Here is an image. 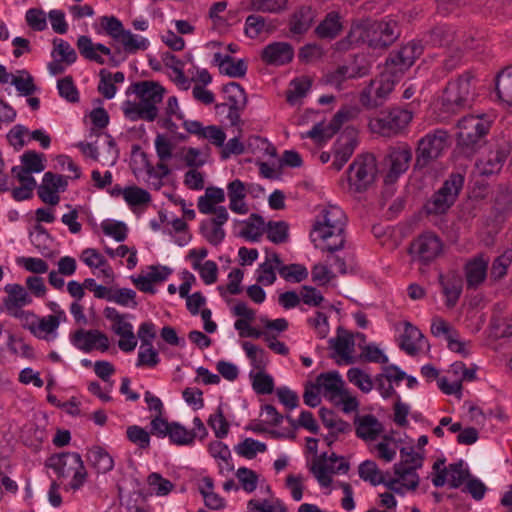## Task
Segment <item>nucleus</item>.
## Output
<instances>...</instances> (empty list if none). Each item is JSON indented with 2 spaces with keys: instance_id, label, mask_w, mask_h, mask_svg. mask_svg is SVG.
I'll return each mask as SVG.
<instances>
[{
  "instance_id": "f257e3e1",
  "label": "nucleus",
  "mask_w": 512,
  "mask_h": 512,
  "mask_svg": "<svg viewBox=\"0 0 512 512\" xmlns=\"http://www.w3.org/2000/svg\"><path fill=\"white\" fill-rule=\"evenodd\" d=\"M400 36L396 20L387 17L381 21L370 18L354 20L347 36L335 44L339 52L347 51L354 45L366 43L373 49H385Z\"/></svg>"
},
{
  "instance_id": "f03ea898",
  "label": "nucleus",
  "mask_w": 512,
  "mask_h": 512,
  "mask_svg": "<svg viewBox=\"0 0 512 512\" xmlns=\"http://www.w3.org/2000/svg\"><path fill=\"white\" fill-rule=\"evenodd\" d=\"M346 222V215L340 207L336 205L325 207L316 217L310 232L314 246L330 253L341 250L345 244Z\"/></svg>"
},
{
  "instance_id": "7ed1b4c3",
  "label": "nucleus",
  "mask_w": 512,
  "mask_h": 512,
  "mask_svg": "<svg viewBox=\"0 0 512 512\" xmlns=\"http://www.w3.org/2000/svg\"><path fill=\"white\" fill-rule=\"evenodd\" d=\"M492 120L486 114L467 115L458 121L457 146L460 153L469 157L481 148L491 128Z\"/></svg>"
},
{
  "instance_id": "20e7f679",
  "label": "nucleus",
  "mask_w": 512,
  "mask_h": 512,
  "mask_svg": "<svg viewBox=\"0 0 512 512\" xmlns=\"http://www.w3.org/2000/svg\"><path fill=\"white\" fill-rule=\"evenodd\" d=\"M473 80L474 75L467 71L456 80L450 81L441 97V109L454 114L469 107L475 96Z\"/></svg>"
},
{
  "instance_id": "39448f33",
  "label": "nucleus",
  "mask_w": 512,
  "mask_h": 512,
  "mask_svg": "<svg viewBox=\"0 0 512 512\" xmlns=\"http://www.w3.org/2000/svg\"><path fill=\"white\" fill-rule=\"evenodd\" d=\"M46 467L51 468L58 477L73 474L69 488L73 491L81 489L87 480V471L81 455L77 452H62L51 455L46 460Z\"/></svg>"
},
{
  "instance_id": "423d86ee",
  "label": "nucleus",
  "mask_w": 512,
  "mask_h": 512,
  "mask_svg": "<svg viewBox=\"0 0 512 512\" xmlns=\"http://www.w3.org/2000/svg\"><path fill=\"white\" fill-rule=\"evenodd\" d=\"M377 175L376 158L370 154L357 155L347 170L350 189L356 193L366 191Z\"/></svg>"
},
{
  "instance_id": "0eeeda50",
  "label": "nucleus",
  "mask_w": 512,
  "mask_h": 512,
  "mask_svg": "<svg viewBox=\"0 0 512 512\" xmlns=\"http://www.w3.org/2000/svg\"><path fill=\"white\" fill-rule=\"evenodd\" d=\"M447 131L435 129L423 136L417 144L414 168L423 169L438 159L448 147Z\"/></svg>"
},
{
  "instance_id": "6e6552de",
  "label": "nucleus",
  "mask_w": 512,
  "mask_h": 512,
  "mask_svg": "<svg viewBox=\"0 0 512 512\" xmlns=\"http://www.w3.org/2000/svg\"><path fill=\"white\" fill-rule=\"evenodd\" d=\"M401 76L396 74L388 67L374 80H371L360 95V102L366 108H376L381 106L393 91L395 83Z\"/></svg>"
},
{
  "instance_id": "1a4fd4ad",
  "label": "nucleus",
  "mask_w": 512,
  "mask_h": 512,
  "mask_svg": "<svg viewBox=\"0 0 512 512\" xmlns=\"http://www.w3.org/2000/svg\"><path fill=\"white\" fill-rule=\"evenodd\" d=\"M463 185L464 176L460 173H451L426 204L427 213L435 215L445 213L455 203Z\"/></svg>"
},
{
  "instance_id": "9d476101",
  "label": "nucleus",
  "mask_w": 512,
  "mask_h": 512,
  "mask_svg": "<svg viewBox=\"0 0 512 512\" xmlns=\"http://www.w3.org/2000/svg\"><path fill=\"white\" fill-rule=\"evenodd\" d=\"M412 120V113L399 107L383 111L380 115L371 120L370 126L373 131L382 136H393L401 132Z\"/></svg>"
},
{
  "instance_id": "9b49d317",
  "label": "nucleus",
  "mask_w": 512,
  "mask_h": 512,
  "mask_svg": "<svg viewBox=\"0 0 512 512\" xmlns=\"http://www.w3.org/2000/svg\"><path fill=\"white\" fill-rule=\"evenodd\" d=\"M400 461L395 463L393 470L396 476L403 480V486L408 490H415L419 485V476L416 470L422 467L423 457L414 452L413 448L400 449Z\"/></svg>"
},
{
  "instance_id": "f8f14e48",
  "label": "nucleus",
  "mask_w": 512,
  "mask_h": 512,
  "mask_svg": "<svg viewBox=\"0 0 512 512\" xmlns=\"http://www.w3.org/2000/svg\"><path fill=\"white\" fill-rule=\"evenodd\" d=\"M77 48L80 54L87 60L96 62L97 64L103 65L106 63L105 59L101 54L109 56V64L113 67H117L121 62L125 60L124 56H121V50L119 47L114 52L104 44H94L90 37L82 35L77 40Z\"/></svg>"
},
{
  "instance_id": "ddd939ff",
  "label": "nucleus",
  "mask_w": 512,
  "mask_h": 512,
  "mask_svg": "<svg viewBox=\"0 0 512 512\" xmlns=\"http://www.w3.org/2000/svg\"><path fill=\"white\" fill-rule=\"evenodd\" d=\"M348 470L349 464L343 461V458L338 457L335 453L328 456L326 452L322 453L310 468V471L322 487H329L331 485L332 474H345Z\"/></svg>"
},
{
  "instance_id": "4468645a",
  "label": "nucleus",
  "mask_w": 512,
  "mask_h": 512,
  "mask_svg": "<svg viewBox=\"0 0 512 512\" xmlns=\"http://www.w3.org/2000/svg\"><path fill=\"white\" fill-rule=\"evenodd\" d=\"M442 240L433 232H424L410 245V253L422 264H430L442 252Z\"/></svg>"
},
{
  "instance_id": "2eb2a0df",
  "label": "nucleus",
  "mask_w": 512,
  "mask_h": 512,
  "mask_svg": "<svg viewBox=\"0 0 512 512\" xmlns=\"http://www.w3.org/2000/svg\"><path fill=\"white\" fill-rule=\"evenodd\" d=\"M424 44L422 40L411 41L402 46L398 51L390 53L386 59V67L399 76L409 69L417 58L423 53Z\"/></svg>"
},
{
  "instance_id": "dca6fc26",
  "label": "nucleus",
  "mask_w": 512,
  "mask_h": 512,
  "mask_svg": "<svg viewBox=\"0 0 512 512\" xmlns=\"http://www.w3.org/2000/svg\"><path fill=\"white\" fill-rule=\"evenodd\" d=\"M134 93L139 99V103L144 108L152 107L154 109V117H158L157 105L162 102L165 88L156 81L144 80L132 83L127 90V94Z\"/></svg>"
},
{
  "instance_id": "f3484780",
  "label": "nucleus",
  "mask_w": 512,
  "mask_h": 512,
  "mask_svg": "<svg viewBox=\"0 0 512 512\" xmlns=\"http://www.w3.org/2000/svg\"><path fill=\"white\" fill-rule=\"evenodd\" d=\"M411 160L412 150L408 145L404 144L391 148L384 159L385 164L388 166L384 182L386 184L396 182L408 170Z\"/></svg>"
},
{
  "instance_id": "a211bd4d",
  "label": "nucleus",
  "mask_w": 512,
  "mask_h": 512,
  "mask_svg": "<svg viewBox=\"0 0 512 512\" xmlns=\"http://www.w3.org/2000/svg\"><path fill=\"white\" fill-rule=\"evenodd\" d=\"M70 341L74 347L86 353L94 349L106 352L110 346L108 336L97 329L80 328L70 334Z\"/></svg>"
},
{
  "instance_id": "6ab92c4d",
  "label": "nucleus",
  "mask_w": 512,
  "mask_h": 512,
  "mask_svg": "<svg viewBox=\"0 0 512 512\" xmlns=\"http://www.w3.org/2000/svg\"><path fill=\"white\" fill-rule=\"evenodd\" d=\"M66 176L46 172L38 187V197L46 204L55 206L59 203V191H65L68 182Z\"/></svg>"
},
{
  "instance_id": "aec40b11",
  "label": "nucleus",
  "mask_w": 512,
  "mask_h": 512,
  "mask_svg": "<svg viewBox=\"0 0 512 512\" xmlns=\"http://www.w3.org/2000/svg\"><path fill=\"white\" fill-rule=\"evenodd\" d=\"M316 10L310 5H300L290 14L288 29L292 38L301 37L312 27Z\"/></svg>"
},
{
  "instance_id": "412c9836",
  "label": "nucleus",
  "mask_w": 512,
  "mask_h": 512,
  "mask_svg": "<svg viewBox=\"0 0 512 512\" xmlns=\"http://www.w3.org/2000/svg\"><path fill=\"white\" fill-rule=\"evenodd\" d=\"M294 57V48L288 42H272L261 51V60L270 66H283Z\"/></svg>"
},
{
  "instance_id": "4be33fe9",
  "label": "nucleus",
  "mask_w": 512,
  "mask_h": 512,
  "mask_svg": "<svg viewBox=\"0 0 512 512\" xmlns=\"http://www.w3.org/2000/svg\"><path fill=\"white\" fill-rule=\"evenodd\" d=\"M356 145V130L347 128L335 144L332 167L336 171L341 170L347 163L352 156Z\"/></svg>"
},
{
  "instance_id": "5701e85b",
  "label": "nucleus",
  "mask_w": 512,
  "mask_h": 512,
  "mask_svg": "<svg viewBox=\"0 0 512 512\" xmlns=\"http://www.w3.org/2000/svg\"><path fill=\"white\" fill-rule=\"evenodd\" d=\"M352 114L353 112L350 109L343 108L334 115L329 124H315L312 129L307 132V136L315 140L329 139L352 117Z\"/></svg>"
},
{
  "instance_id": "b1692460",
  "label": "nucleus",
  "mask_w": 512,
  "mask_h": 512,
  "mask_svg": "<svg viewBox=\"0 0 512 512\" xmlns=\"http://www.w3.org/2000/svg\"><path fill=\"white\" fill-rule=\"evenodd\" d=\"M352 114L353 112L350 109L343 108L334 115L329 124H315L312 129L307 132V136L315 140L329 139L352 117Z\"/></svg>"
},
{
  "instance_id": "393cba45",
  "label": "nucleus",
  "mask_w": 512,
  "mask_h": 512,
  "mask_svg": "<svg viewBox=\"0 0 512 512\" xmlns=\"http://www.w3.org/2000/svg\"><path fill=\"white\" fill-rule=\"evenodd\" d=\"M352 114L353 112L350 109L343 108L334 115L329 124H315L312 129L307 132V136L315 140L329 139L352 117Z\"/></svg>"
},
{
  "instance_id": "a878e982",
  "label": "nucleus",
  "mask_w": 512,
  "mask_h": 512,
  "mask_svg": "<svg viewBox=\"0 0 512 512\" xmlns=\"http://www.w3.org/2000/svg\"><path fill=\"white\" fill-rule=\"evenodd\" d=\"M235 316L241 317L234 323V327L239 331L241 337L260 338L265 337V332H262L254 327H251L249 322L255 318V311L247 306L245 302H238L232 309Z\"/></svg>"
},
{
  "instance_id": "bb28decb",
  "label": "nucleus",
  "mask_w": 512,
  "mask_h": 512,
  "mask_svg": "<svg viewBox=\"0 0 512 512\" xmlns=\"http://www.w3.org/2000/svg\"><path fill=\"white\" fill-rule=\"evenodd\" d=\"M488 263L483 255H477L465 264L464 272L467 289L475 290L485 281Z\"/></svg>"
},
{
  "instance_id": "cd10ccee",
  "label": "nucleus",
  "mask_w": 512,
  "mask_h": 512,
  "mask_svg": "<svg viewBox=\"0 0 512 512\" xmlns=\"http://www.w3.org/2000/svg\"><path fill=\"white\" fill-rule=\"evenodd\" d=\"M354 424L357 437L364 441L377 439L384 430L382 423L372 414L357 416Z\"/></svg>"
},
{
  "instance_id": "c85d7f7f",
  "label": "nucleus",
  "mask_w": 512,
  "mask_h": 512,
  "mask_svg": "<svg viewBox=\"0 0 512 512\" xmlns=\"http://www.w3.org/2000/svg\"><path fill=\"white\" fill-rule=\"evenodd\" d=\"M439 284L441 285V288H442V293L444 294L446 300H445V304L448 308H453L460 296H461V293H462V289H463V281H462V278L455 274V273H451V274H447V275H443V274H440L439 275Z\"/></svg>"
},
{
  "instance_id": "c756f323",
  "label": "nucleus",
  "mask_w": 512,
  "mask_h": 512,
  "mask_svg": "<svg viewBox=\"0 0 512 512\" xmlns=\"http://www.w3.org/2000/svg\"><path fill=\"white\" fill-rule=\"evenodd\" d=\"M343 30V23L338 12L327 13L322 21L316 26L314 32L319 39L333 40Z\"/></svg>"
},
{
  "instance_id": "7c9ffc66",
  "label": "nucleus",
  "mask_w": 512,
  "mask_h": 512,
  "mask_svg": "<svg viewBox=\"0 0 512 512\" xmlns=\"http://www.w3.org/2000/svg\"><path fill=\"white\" fill-rule=\"evenodd\" d=\"M214 62L218 65L221 74L233 78H242L246 75L247 65L242 59L235 60L230 55L217 52L214 54Z\"/></svg>"
},
{
  "instance_id": "2f4dec72",
  "label": "nucleus",
  "mask_w": 512,
  "mask_h": 512,
  "mask_svg": "<svg viewBox=\"0 0 512 512\" xmlns=\"http://www.w3.org/2000/svg\"><path fill=\"white\" fill-rule=\"evenodd\" d=\"M227 194L230 200L229 208L237 214H247L249 208L245 203L244 199L246 198V188L244 183L235 179L231 181L227 186Z\"/></svg>"
},
{
  "instance_id": "473e14b6",
  "label": "nucleus",
  "mask_w": 512,
  "mask_h": 512,
  "mask_svg": "<svg viewBox=\"0 0 512 512\" xmlns=\"http://www.w3.org/2000/svg\"><path fill=\"white\" fill-rule=\"evenodd\" d=\"M330 348H332L335 353L341 358V360H337V364L341 365L342 363L349 365L355 362V358L351 355L354 351V340L352 335H338L335 338H331L329 340Z\"/></svg>"
},
{
  "instance_id": "72a5a7b5",
  "label": "nucleus",
  "mask_w": 512,
  "mask_h": 512,
  "mask_svg": "<svg viewBox=\"0 0 512 512\" xmlns=\"http://www.w3.org/2000/svg\"><path fill=\"white\" fill-rule=\"evenodd\" d=\"M506 161V153L503 150L491 151L486 157L478 160L475 164L480 175L491 176L500 172Z\"/></svg>"
},
{
  "instance_id": "f704fd0d",
  "label": "nucleus",
  "mask_w": 512,
  "mask_h": 512,
  "mask_svg": "<svg viewBox=\"0 0 512 512\" xmlns=\"http://www.w3.org/2000/svg\"><path fill=\"white\" fill-rule=\"evenodd\" d=\"M316 384L319 389H323L324 395L333 400L335 397L342 395L344 382L337 371L321 373Z\"/></svg>"
},
{
  "instance_id": "c9c22d12",
  "label": "nucleus",
  "mask_w": 512,
  "mask_h": 512,
  "mask_svg": "<svg viewBox=\"0 0 512 512\" xmlns=\"http://www.w3.org/2000/svg\"><path fill=\"white\" fill-rule=\"evenodd\" d=\"M86 458L97 473H108L114 467L112 456L101 446H93L90 448L87 451Z\"/></svg>"
},
{
  "instance_id": "e433bc0d",
  "label": "nucleus",
  "mask_w": 512,
  "mask_h": 512,
  "mask_svg": "<svg viewBox=\"0 0 512 512\" xmlns=\"http://www.w3.org/2000/svg\"><path fill=\"white\" fill-rule=\"evenodd\" d=\"M4 290L7 293L4 304L8 311L27 306L32 302L28 292L20 284H7Z\"/></svg>"
},
{
  "instance_id": "4c0bfd02",
  "label": "nucleus",
  "mask_w": 512,
  "mask_h": 512,
  "mask_svg": "<svg viewBox=\"0 0 512 512\" xmlns=\"http://www.w3.org/2000/svg\"><path fill=\"white\" fill-rule=\"evenodd\" d=\"M274 28L272 20L259 14H251L245 20L244 33L250 39H256L264 32H272Z\"/></svg>"
},
{
  "instance_id": "58836bf2",
  "label": "nucleus",
  "mask_w": 512,
  "mask_h": 512,
  "mask_svg": "<svg viewBox=\"0 0 512 512\" xmlns=\"http://www.w3.org/2000/svg\"><path fill=\"white\" fill-rule=\"evenodd\" d=\"M113 332L120 336L118 342L119 348L123 352H132L137 346V339L133 332V326L130 322L125 321L124 318L112 324Z\"/></svg>"
},
{
  "instance_id": "ea45409f",
  "label": "nucleus",
  "mask_w": 512,
  "mask_h": 512,
  "mask_svg": "<svg viewBox=\"0 0 512 512\" xmlns=\"http://www.w3.org/2000/svg\"><path fill=\"white\" fill-rule=\"evenodd\" d=\"M454 40V32L447 25H438L423 36V43L432 46H446Z\"/></svg>"
},
{
  "instance_id": "a19ab883",
  "label": "nucleus",
  "mask_w": 512,
  "mask_h": 512,
  "mask_svg": "<svg viewBox=\"0 0 512 512\" xmlns=\"http://www.w3.org/2000/svg\"><path fill=\"white\" fill-rule=\"evenodd\" d=\"M495 90L498 98L512 106V67L501 71L495 80Z\"/></svg>"
},
{
  "instance_id": "79ce46f5",
  "label": "nucleus",
  "mask_w": 512,
  "mask_h": 512,
  "mask_svg": "<svg viewBox=\"0 0 512 512\" xmlns=\"http://www.w3.org/2000/svg\"><path fill=\"white\" fill-rule=\"evenodd\" d=\"M242 348L250 360L251 366L258 372L265 371L269 362L268 353L251 342H244Z\"/></svg>"
},
{
  "instance_id": "37998d69",
  "label": "nucleus",
  "mask_w": 512,
  "mask_h": 512,
  "mask_svg": "<svg viewBox=\"0 0 512 512\" xmlns=\"http://www.w3.org/2000/svg\"><path fill=\"white\" fill-rule=\"evenodd\" d=\"M168 437L170 442L174 445L189 446L192 445L197 438V432L188 430L178 422H171Z\"/></svg>"
},
{
  "instance_id": "c03bdc74",
  "label": "nucleus",
  "mask_w": 512,
  "mask_h": 512,
  "mask_svg": "<svg viewBox=\"0 0 512 512\" xmlns=\"http://www.w3.org/2000/svg\"><path fill=\"white\" fill-rule=\"evenodd\" d=\"M116 42H119L123 46V50L128 54H134L138 50H146L149 46V42L146 38L133 34L130 30L124 29L122 34L118 37Z\"/></svg>"
},
{
  "instance_id": "a18cd8bd",
  "label": "nucleus",
  "mask_w": 512,
  "mask_h": 512,
  "mask_svg": "<svg viewBox=\"0 0 512 512\" xmlns=\"http://www.w3.org/2000/svg\"><path fill=\"white\" fill-rule=\"evenodd\" d=\"M264 219L258 214H251L249 220L245 222L244 228L240 232V236L252 241L258 242L265 232Z\"/></svg>"
},
{
  "instance_id": "49530a36",
  "label": "nucleus",
  "mask_w": 512,
  "mask_h": 512,
  "mask_svg": "<svg viewBox=\"0 0 512 512\" xmlns=\"http://www.w3.org/2000/svg\"><path fill=\"white\" fill-rule=\"evenodd\" d=\"M223 93L227 95V103L217 105L216 107H225L227 105L245 106L247 102L244 88L237 82H229L222 88Z\"/></svg>"
},
{
  "instance_id": "de8ad7c7",
  "label": "nucleus",
  "mask_w": 512,
  "mask_h": 512,
  "mask_svg": "<svg viewBox=\"0 0 512 512\" xmlns=\"http://www.w3.org/2000/svg\"><path fill=\"white\" fill-rule=\"evenodd\" d=\"M124 115L127 119L131 121L137 120H145L148 122L154 121L156 118L154 117V109L152 107L144 108L140 103H135L131 101L125 102L124 107Z\"/></svg>"
},
{
  "instance_id": "09e8293b",
  "label": "nucleus",
  "mask_w": 512,
  "mask_h": 512,
  "mask_svg": "<svg viewBox=\"0 0 512 512\" xmlns=\"http://www.w3.org/2000/svg\"><path fill=\"white\" fill-rule=\"evenodd\" d=\"M358 473L362 480L369 482L372 486H377L381 484V482H384L385 476L372 460L363 461L359 465Z\"/></svg>"
},
{
  "instance_id": "8fccbe9b",
  "label": "nucleus",
  "mask_w": 512,
  "mask_h": 512,
  "mask_svg": "<svg viewBox=\"0 0 512 512\" xmlns=\"http://www.w3.org/2000/svg\"><path fill=\"white\" fill-rule=\"evenodd\" d=\"M235 452L246 459H253L258 453H264L267 450L265 443L253 438H246L234 447Z\"/></svg>"
},
{
  "instance_id": "3c124183",
  "label": "nucleus",
  "mask_w": 512,
  "mask_h": 512,
  "mask_svg": "<svg viewBox=\"0 0 512 512\" xmlns=\"http://www.w3.org/2000/svg\"><path fill=\"white\" fill-rule=\"evenodd\" d=\"M289 0H250V10L269 13L280 14L287 9Z\"/></svg>"
},
{
  "instance_id": "603ef678",
  "label": "nucleus",
  "mask_w": 512,
  "mask_h": 512,
  "mask_svg": "<svg viewBox=\"0 0 512 512\" xmlns=\"http://www.w3.org/2000/svg\"><path fill=\"white\" fill-rule=\"evenodd\" d=\"M311 85L312 81L307 76L293 79L290 82V87L287 91V101L290 104L296 103V101L306 96L307 92L311 88Z\"/></svg>"
},
{
  "instance_id": "864d4df0",
  "label": "nucleus",
  "mask_w": 512,
  "mask_h": 512,
  "mask_svg": "<svg viewBox=\"0 0 512 512\" xmlns=\"http://www.w3.org/2000/svg\"><path fill=\"white\" fill-rule=\"evenodd\" d=\"M267 238L275 244L285 243L289 237V226L285 221H269L265 226Z\"/></svg>"
},
{
  "instance_id": "5fc2aeb1",
  "label": "nucleus",
  "mask_w": 512,
  "mask_h": 512,
  "mask_svg": "<svg viewBox=\"0 0 512 512\" xmlns=\"http://www.w3.org/2000/svg\"><path fill=\"white\" fill-rule=\"evenodd\" d=\"M207 423L214 431L216 438L223 439L228 435L230 425L224 416L221 406L216 409L215 413L209 416Z\"/></svg>"
},
{
  "instance_id": "6e6d98bb",
  "label": "nucleus",
  "mask_w": 512,
  "mask_h": 512,
  "mask_svg": "<svg viewBox=\"0 0 512 512\" xmlns=\"http://www.w3.org/2000/svg\"><path fill=\"white\" fill-rule=\"evenodd\" d=\"M123 197L130 207L147 205L151 201L150 193L137 186L125 188L123 190Z\"/></svg>"
},
{
  "instance_id": "4d7b16f0",
  "label": "nucleus",
  "mask_w": 512,
  "mask_h": 512,
  "mask_svg": "<svg viewBox=\"0 0 512 512\" xmlns=\"http://www.w3.org/2000/svg\"><path fill=\"white\" fill-rule=\"evenodd\" d=\"M200 233L211 245L214 246L219 245L225 238V231L222 226H217L208 220L201 222Z\"/></svg>"
},
{
  "instance_id": "13d9d810",
  "label": "nucleus",
  "mask_w": 512,
  "mask_h": 512,
  "mask_svg": "<svg viewBox=\"0 0 512 512\" xmlns=\"http://www.w3.org/2000/svg\"><path fill=\"white\" fill-rule=\"evenodd\" d=\"M449 485L451 488H459L470 478V472L464 468L463 460L448 466Z\"/></svg>"
},
{
  "instance_id": "bf43d9fd",
  "label": "nucleus",
  "mask_w": 512,
  "mask_h": 512,
  "mask_svg": "<svg viewBox=\"0 0 512 512\" xmlns=\"http://www.w3.org/2000/svg\"><path fill=\"white\" fill-rule=\"evenodd\" d=\"M512 263V251L506 250L504 253L496 257L490 268V277L497 281L507 274V269Z\"/></svg>"
},
{
  "instance_id": "052dcab7",
  "label": "nucleus",
  "mask_w": 512,
  "mask_h": 512,
  "mask_svg": "<svg viewBox=\"0 0 512 512\" xmlns=\"http://www.w3.org/2000/svg\"><path fill=\"white\" fill-rule=\"evenodd\" d=\"M347 378L350 383L358 387L364 393H368L373 389V380L360 368H350L347 372Z\"/></svg>"
},
{
  "instance_id": "680f3d73",
  "label": "nucleus",
  "mask_w": 512,
  "mask_h": 512,
  "mask_svg": "<svg viewBox=\"0 0 512 512\" xmlns=\"http://www.w3.org/2000/svg\"><path fill=\"white\" fill-rule=\"evenodd\" d=\"M279 274L288 282L299 283L308 277V270L301 264L282 265Z\"/></svg>"
},
{
  "instance_id": "e2e57ef3",
  "label": "nucleus",
  "mask_w": 512,
  "mask_h": 512,
  "mask_svg": "<svg viewBox=\"0 0 512 512\" xmlns=\"http://www.w3.org/2000/svg\"><path fill=\"white\" fill-rule=\"evenodd\" d=\"M250 377L252 378V387L257 394L266 395L273 392L274 380L269 374L264 371L255 374L250 372Z\"/></svg>"
},
{
  "instance_id": "0e129e2a",
  "label": "nucleus",
  "mask_w": 512,
  "mask_h": 512,
  "mask_svg": "<svg viewBox=\"0 0 512 512\" xmlns=\"http://www.w3.org/2000/svg\"><path fill=\"white\" fill-rule=\"evenodd\" d=\"M136 292L129 288H112L110 302H114L123 307L136 308Z\"/></svg>"
},
{
  "instance_id": "69168bd1",
  "label": "nucleus",
  "mask_w": 512,
  "mask_h": 512,
  "mask_svg": "<svg viewBox=\"0 0 512 512\" xmlns=\"http://www.w3.org/2000/svg\"><path fill=\"white\" fill-rule=\"evenodd\" d=\"M59 95L70 103L79 102V92L72 76H65L57 81Z\"/></svg>"
},
{
  "instance_id": "338daca9",
  "label": "nucleus",
  "mask_w": 512,
  "mask_h": 512,
  "mask_svg": "<svg viewBox=\"0 0 512 512\" xmlns=\"http://www.w3.org/2000/svg\"><path fill=\"white\" fill-rule=\"evenodd\" d=\"M45 156L33 150L26 151L21 156V162L31 174L40 173L45 169Z\"/></svg>"
},
{
  "instance_id": "774afa93",
  "label": "nucleus",
  "mask_w": 512,
  "mask_h": 512,
  "mask_svg": "<svg viewBox=\"0 0 512 512\" xmlns=\"http://www.w3.org/2000/svg\"><path fill=\"white\" fill-rule=\"evenodd\" d=\"M127 439L137 445L140 449H148L150 447V433L138 425H131L126 430Z\"/></svg>"
}]
</instances>
